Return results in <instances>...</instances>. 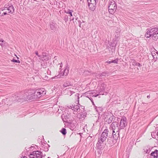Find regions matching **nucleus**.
<instances>
[{
  "instance_id": "1",
  "label": "nucleus",
  "mask_w": 158,
  "mask_h": 158,
  "mask_svg": "<svg viewBox=\"0 0 158 158\" xmlns=\"http://www.w3.org/2000/svg\"><path fill=\"white\" fill-rule=\"evenodd\" d=\"M158 32V29L157 28H154L146 30L145 36L146 38H149L153 34Z\"/></svg>"
},
{
  "instance_id": "2",
  "label": "nucleus",
  "mask_w": 158,
  "mask_h": 158,
  "mask_svg": "<svg viewBox=\"0 0 158 158\" xmlns=\"http://www.w3.org/2000/svg\"><path fill=\"white\" fill-rule=\"evenodd\" d=\"M41 152L39 151L33 152L30 154V158H41Z\"/></svg>"
},
{
  "instance_id": "3",
  "label": "nucleus",
  "mask_w": 158,
  "mask_h": 158,
  "mask_svg": "<svg viewBox=\"0 0 158 158\" xmlns=\"http://www.w3.org/2000/svg\"><path fill=\"white\" fill-rule=\"evenodd\" d=\"M108 10H116L117 9V5L114 1H111L108 6Z\"/></svg>"
},
{
  "instance_id": "4",
  "label": "nucleus",
  "mask_w": 158,
  "mask_h": 158,
  "mask_svg": "<svg viewBox=\"0 0 158 158\" xmlns=\"http://www.w3.org/2000/svg\"><path fill=\"white\" fill-rule=\"evenodd\" d=\"M107 134H108V130L107 129H105L102 133L101 134V141L102 143L105 141L107 137Z\"/></svg>"
},
{
  "instance_id": "5",
  "label": "nucleus",
  "mask_w": 158,
  "mask_h": 158,
  "mask_svg": "<svg viewBox=\"0 0 158 158\" xmlns=\"http://www.w3.org/2000/svg\"><path fill=\"white\" fill-rule=\"evenodd\" d=\"M126 118L125 117H122L120 122V128L123 129L126 126Z\"/></svg>"
},
{
  "instance_id": "6",
  "label": "nucleus",
  "mask_w": 158,
  "mask_h": 158,
  "mask_svg": "<svg viewBox=\"0 0 158 158\" xmlns=\"http://www.w3.org/2000/svg\"><path fill=\"white\" fill-rule=\"evenodd\" d=\"M3 10H14L13 6L10 4H6Z\"/></svg>"
},
{
  "instance_id": "7",
  "label": "nucleus",
  "mask_w": 158,
  "mask_h": 158,
  "mask_svg": "<svg viewBox=\"0 0 158 158\" xmlns=\"http://www.w3.org/2000/svg\"><path fill=\"white\" fill-rule=\"evenodd\" d=\"M12 13L11 11H4L3 10H0V16H2L6 15H10V14Z\"/></svg>"
},
{
  "instance_id": "8",
  "label": "nucleus",
  "mask_w": 158,
  "mask_h": 158,
  "mask_svg": "<svg viewBox=\"0 0 158 158\" xmlns=\"http://www.w3.org/2000/svg\"><path fill=\"white\" fill-rule=\"evenodd\" d=\"M152 156L154 158H158V151L156 150L151 153Z\"/></svg>"
},
{
  "instance_id": "9",
  "label": "nucleus",
  "mask_w": 158,
  "mask_h": 158,
  "mask_svg": "<svg viewBox=\"0 0 158 158\" xmlns=\"http://www.w3.org/2000/svg\"><path fill=\"white\" fill-rule=\"evenodd\" d=\"M88 6L89 8L91 10H95L96 6V4H91V2L88 3Z\"/></svg>"
},
{
  "instance_id": "10",
  "label": "nucleus",
  "mask_w": 158,
  "mask_h": 158,
  "mask_svg": "<svg viewBox=\"0 0 158 158\" xmlns=\"http://www.w3.org/2000/svg\"><path fill=\"white\" fill-rule=\"evenodd\" d=\"M151 37H152V39H153V40H157L158 38V32L152 35V36Z\"/></svg>"
},
{
  "instance_id": "11",
  "label": "nucleus",
  "mask_w": 158,
  "mask_h": 158,
  "mask_svg": "<svg viewBox=\"0 0 158 158\" xmlns=\"http://www.w3.org/2000/svg\"><path fill=\"white\" fill-rule=\"evenodd\" d=\"M45 93L44 90H40V91H38L36 94V96L37 97H40L41 96L42 94H45Z\"/></svg>"
},
{
  "instance_id": "12",
  "label": "nucleus",
  "mask_w": 158,
  "mask_h": 158,
  "mask_svg": "<svg viewBox=\"0 0 158 158\" xmlns=\"http://www.w3.org/2000/svg\"><path fill=\"white\" fill-rule=\"evenodd\" d=\"M69 73V70L68 69H66L64 70V71L63 73V75H62V76L63 77H65L67 76L68 74V73Z\"/></svg>"
},
{
  "instance_id": "13",
  "label": "nucleus",
  "mask_w": 158,
  "mask_h": 158,
  "mask_svg": "<svg viewBox=\"0 0 158 158\" xmlns=\"http://www.w3.org/2000/svg\"><path fill=\"white\" fill-rule=\"evenodd\" d=\"M112 128L113 130H115V129L118 128V124L116 123H112Z\"/></svg>"
},
{
  "instance_id": "14",
  "label": "nucleus",
  "mask_w": 158,
  "mask_h": 158,
  "mask_svg": "<svg viewBox=\"0 0 158 158\" xmlns=\"http://www.w3.org/2000/svg\"><path fill=\"white\" fill-rule=\"evenodd\" d=\"M60 132H61L62 134H63V135H65L66 133H67L66 132V129L64 128H62V130H60Z\"/></svg>"
},
{
  "instance_id": "15",
  "label": "nucleus",
  "mask_w": 158,
  "mask_h": 158,
  "mask_svg": "<svg viewBox=\"0 0 158 158\" xmlns=\"http://www.w3.org/2000/svg\"><path fill=\"white\" fill-rule=\"evenodd\" d=\"M62 65V63L61 62H60L59 63H58V64H56V65H57V66L58 67L59 69H61V68Z\"/></svg>"
},
{
  "instance_id": "16",
  "label": "nucleus",
  "mask_w": 158,
  "mask_h": 158,
  "mask_svg": "<svg viewBox=\"0 0 158 158\" xmlns=\"http://www.w3.org/2000/svg\"><path fill=\"white\" fill-rule=\"evenodd\" d=\"M11 62H13L18 63H20V61L19 60H15L14 59H13L12 60H11Z\"/></svg>"
},
{
  "instance_id": "17",
  "label": "nucleus",
  "mask_w": 158,
  "mask_h": 158,
  "mask_svg": "<svg viewBox=\"0 0 158 158\" xmlns=\"http://www.w3.org/2000/svg\"><path fill=\"white\" fill-rule=\"evenodd\" d=\"M113 118V116H112L110 117V118H109L108 120V123H111V122H112V121Z\"/></svg>"
},
{
  "instance_id": "18",
  "label": "nucleus",
  "mask_w": 158,
  "mask_h": 158,
  "mask_svg": "<svg viewBox=\"0 0 158 158\" xmlns=\"http://www.w3.org/2000/svg\"><path fill=\"white\" fill-rule=\"evenodd\" d=\"M65 13L67 14H69V15H70V16H72V14H71V12H69V10H67L66 11H65Z\"/></svg>"
},
{
  "instance_id": "19",
  "label": "nucleus",
  "mask_w": 158,
  "mask_h": 158,
  "mask_svg": "<svg viewBox=\"0 0 158 158\" xmlns=\"http://www.w3.org/2000/svg\"><path fill=\"white\" fill-rule=\"evenodd\" d=\"M50 4H51L52 5V6H49L50 8H49V9H53V6H55V4L53 5V4H51V3H50Z\"/></svg>"
},
{
  "instance_id": "20",
  "label": "nucleus",
  "mask_w": 158,
  "mask_h": 158,
  "mask_svg": "<svg viewBox=\"0 0 158 158\" xmlns=\"http://www.w3.org/2000/svg\"><path fill=\"white\" fill-rule=\"evenodd\" d=\"M91 2V4H96V0H95V1H92Z\"/></svg>"
},
{
  "instance_id": "21",
  "label": "nucleus",
  "mask_w": 158,
  "mask_h": 158,
  "mask_svg": "<svg viewBox=\"0 0 158 158\" xmlns=\"http://www.w3.org/2000/svg\"><path fill=\"white\" fill-rule=\"evenodd\" d=\"M111 61V62H112V63H116V64L117 63V62H116V61L115 60H112V61Z\"/></svg>"
},
{
  "instance_id": "22",
  "label": "nucleus",
  "mask_w": 158,
  "mask_h": 158,
  "mask_svg": "<svg viewBox=\"0 0 158 158\" xmlns=\"http://www.w3.org/2000/svg\"><path fill=\"white\" fill-rule=\"evenodd\" d=\"M0 42L3 43L4 42V40L2 39H0Z\"/></svg>"
},
{
  "instance_id": "23",
  "label": "nucleus",
  "mask_w": 158,
  "mask_h": 158,
  "mask_svg": "<svg viewBox=\"0 0 158 158\" xmlns=\"http://www.w3.org/2000/svg\"><path fill=\"white\" fill-rule=\"evenodd\" d=\"M106 62H107V63H109V64H110V63H112L111 62V61H106Z\"/></svg>"
},
{
  "instance_id": "24",
  "label": "nucleus",
  "mask_w": 158,
  "mask_h": 158,
  "mask_svg": "<svg viewBox=\"0 0 158 158\" xmlns=\"http://www.w3.org/2000/svg\"><path fill=\"white\" fill-rule=\"evenodd\" d=\"M58 62V61L57 60H55L54 61V63L56 64V62Z\"/></svg>"
},
{
  "instance_id": "25",
  "label": "nucleus",
  "mask_w": 158,
  "mask_h": 158,
  "mask_svg": "<svg viewBox=\"0 0 158 158\" xmlns=\"http://www.w3.org/2000/svg\"><path fill=\"white\" fill-rule=\"evenodd\" d=\"M21 158H27V157L26 156H24L22 157Z\"/></svg>"
},
{
  "instance_id": "26",
  "label": "nucleus",
  "mask_w": 158,
  "mask_h": 158,
  "mask_svg": "<svg viewBox=\"0 0 158 158\" xmlns=\"http://www.w3.org/2000/svg\"><path fill=\"white\" fill-rule=\"evenodd\" d=\"M64 87H66V86H67V85H65V84H64Z\"/></svg>"
},
{
  "instance_id": "27",
  "label": "nucleus",
  "mask_w": 158,
  "mask_h": 158,
  "mask_svg": "<svg viewBox=\"0 0 158 158\" xmlns=\"http://www.w3.org/2000/svg\"><path fill=\"white\" fill-rule=\"evenodd\" d=\"M15 56L17 57V59H19V57H17L16 55H15Z\"/></svg>"
},
{
  "instance_id": "28",
  "label": "nucleus",
  "mask_w": 158,
  "mask_h": 158,
  "mask_svg": "<svg viewBox=\"0 0 158 158\" xmlns=\"http://www.w3.org/2000/svg\"><path fill=\"white\" fill-rule=\"evenodd\" d=\"M112 132H113V133H114V130H113V131H112Z\"/></svg>"
},
{
  "instance_id": "29",
  "label": "nucleus",
  "mask_w": 158,
  "mask_h": 158,
  "mask_svg": "<svg viewBox=\"0 0 158 158\" xmlns=\"http://www.w3.org/2000/svg\"><path fill=\"white\" fill-rule=\"evenodd\" d=\"M36 55H38V53L37 52L36 53Z\"/></svg>"
},
{
  "instance_id": "30",
  "label": "nucleus",
  "mask_w": 158,
  "mask_h": 158,
  "mask_svg": "<svg viewBox=\"0 0 158 158\" xmlns=\"http://www.w3.org/2000/svg\"><path fill=\"white\" fill-rule=\"evenodd\" d=\"M33 98H34V95H33Z\"/></svg>"
},
{
  "instance_id": "31",
  "label": "nucleus",
  "mask_w": 158,
  "mask_h": 158,
  "mask_svg": "<svg viewBox=\"0 0 158 158\" xmlns=\"http://www.w3.org/2000/svg\"><path fill=\"white\" fill-rule=\"evenodd\" d=\"M2 45V44H0V45Z\"/></svg>"
},
{
  "instance_id": "32",
  "label": "nucleus",
  "mask_w": 158,
  "mask_h": 158,
  "mask_svg": "<svg viewBox=\"0 0 158 158\" xmlns=\"http://www.w3.org/2000/svg\"><path fill=\"white\" fill-rule=\"evenodd\" d=\"M56 76H55L54 78H56Z\"/></svg>"
}]
</instances>
